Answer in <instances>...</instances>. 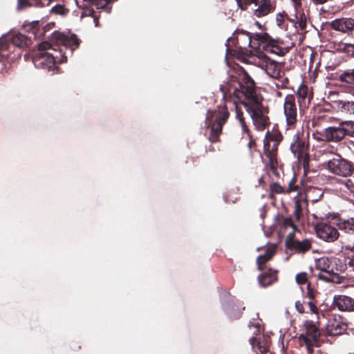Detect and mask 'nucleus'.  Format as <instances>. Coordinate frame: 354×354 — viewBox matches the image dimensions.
<instances>
[{"mask_svg":"<svg viewBox=\"0 0 354 354\" xmlns=\"http://www.w3.org/2000/svg\"><path fill=\"white\" fill-rule=\"evenodd\" d=\"M53 37L59 44L53 46L47 41L39 44L32 62L36 68L54 73L58 69L56 64L66 61L68 55L72 54L79 46V40L75 35H66L59 32H55Z\"/></svg>","mask_w":354,"mask_h":354,"instance_id":"obj_1","label":"nucleus"},{"mask_svg":"<svg viewBox=\"0 0 354 354\" xmlns=\"http://www.w3.org/2000/svg\"><path fill=\"white\" fill-rule=\"evenodd\" d=\"M225 87L223 85L220 86L223 98L226 99L227 95H234L245 108L257 129L263 130L268 124L269 118L261 104L262 98L257 95L254 83L248 75L244 76L243 82L239 83V87H230L227 91Z\"/></svg>","mask_w":354,"mask_h":354,"instance_id":"obj_2","label":"nucleus"},{"mask_svg":"<svg viewBox=\"0 0 354 354\" xmlns=\"http://www.w3.org/2000/svg\"><path fill=\"white\" fill-rule=\"evenodd\" d=\"M315 268L319 270L317 277L326 282L339 283L341 277L339 272L344 270L342 261L334 257H323L315 261Z\"/></svg>","mask_w":354,"mask_h":354,"instance_id":"obj_3","label":"nucleus"},{"mask_svg":"<svg viewBox=\"0 0 354 354\" xmlns=\"http://www.w3.org/2000/svg\"><path fill=\"white\" fill-rule=\"evenodd\" d=\"M229 113L226 106L218 107L214 111H208L206 115V124L210 127L209 139L211 142H216L221 133L223 125L226 122Z\"/></svg>","mask_w":354,"mask_h":354,"instance_id":"obj_4","label":"nucleus"},{"mask_svg":"<svg viewBox=\"0 0 354 354\" xmlns=\"http://www.w3.org/2000/svg\"><path fill=\"white\" fill-rule=\"evenodd\" d=\"M321 324V322L319 323ZM306 333L299 335V339L301 344L306 345L309 354L314 352L313 347L315 346L319 339L320 332L319 327L320 324L313 321H307L306 322Z\"/></svg>","mask_w":354,"mask_h":354,"instance_id":"obj_5","label":"nucleus"},{"mask_svg":"<svg viewBox=\"0 0 354 354\" xmlns=\"http://www.w3.org/2000/svg\"><path fill=\"white\" fill-rule=\"evenodd\" d=\"M8 40L11 41V44L13 46L20 48L28 46L30 43V38L19 32H12L0 38V61H1L3 57L8 55L6 52L9 50L10 48V44L8 43Z\"/></svg>","mask_w":354,"mask_h":354,"instance_id":"obj_6","label":"nucleus"},{"mask_svg":"<svg viewBox=\"0 0 354 354\" xmlns=\"http://www.w3.org/2000/svg\"><path fill=\"white\" fill-rule=\"evenodd\" d=\"M313 138L317 141L337 143L345 138V129L341 122L337 126L324 128L320 133H313Z\"/></svg>","mask_w":354,"mask_h":354,"instance_id":"obj_7","label":"nucleus"},{"mask_svg":"<svg viewBox=\"0 0 354 354\" xmlns=\"http://www.w3.org/2000/svg\"><path fill=\"white\" fill-rule=\"evenodd\" d=\"M326 168L331 174L342 177H347L353 171L352 163L339 155L328 160Z\"/></svg>","mask_w":354,"mask_h":354,"instance_id":"obj_8","label":"nucleus"},{"mask_svg":"<svg viewBox=\"0 0 354 354\" xmlns=\"http://www.w3.org/2000/svg\"><path fill=\"white\" fill-rule=\"evenodd\" d=\"M255 39L262 43L263 48L271 53L282 56L287 52V50L282 47L283 42L280 39H272L266 32L256 34Z\"/></svg>","mask_w":354,"mask_h":354,"instance_id":"obj_9","label":"nucleus"},{"mask_svg":"<svg viewBox=\"0 0 354 354\" xmlns=\"http://www.w3.org/2000/svg\"><path fill=\"white\" fill-rule=\"evenodd\" d=\"M257 64L272 78L279 79L281 77V65L277 62L271 59L264 53H260L258 55Z\"/></svg>","mask_w":354,"mask_h":354,"instance_id":"obj_10","label":"nucleus"},{"mask_svg":"<svg viewBox=\"0 0 354 354\" xmlns=\"http://www.w3.org/2000/svg\"><path fill=\"white\" fill-rule=\"evenodd\" d=\"M283 113L286 116V124L288 127H294L297 122V108L295 98L292 95H288L283 103Z\"/></svg>","mask_w":354,"mask_h":354,"instance_id":"obj_11","label":"nucleus"},{"mask_svg":"<svg viewBox=\"0 0 354 354\" xmlns=\"http://www.w3.org/2000/svg\"><path fill=\"white\" fill-rule=\"evenodd\" d=\"M221 304L224 312L230 319L239 317L241 314V310L245 308V307L241 308L227 292L223 293Z\"/></svg>","mask_w":354,"mask_h":354,"instance_id":"obj_12","label":"nucleus"},{"mask_svg":"<svg viewBox=\"0 0 354 354\" xmlns=\"http://www.w3.org/2000/svg\"><path fill=\"white\" fill-rule=\"evenodd\" d=\"M315 232L319 238L327 242H333L339 237L337 230L325 222L317 223L315 225Z\"/></svg>","mask_w":354,"mask_h":354,"instance_id":"obj_13","label":"nucleus"},{"mask_svg":"<svg viewBox=\"0 0 354 354\" xmlns=\"http://www.w3.org/2000/svg\"><path fill=\"white\" fill-rule=\"evenodd\" d=\"M308 145L304 140L300 138L299 131L295 133L292 137V141L290 143V149L294 156L299 160L304 158L306 156Z\"/></svg>","mask_w":354,"mask_h":354,"instance_id":"obj_14","label":"nucleus"},{"mask_svg":"<svg viewBox=\"0 0 354 354\" xmlns=\"http://www.w3.org/2000/svg\"><path fill=\"white\" fill-rule=\"evenodd\" d=\"M346 325L341 320L340 317L335 315L330 316L326 324V333L330 336L342 334L346 330Z\"/></svg>","mask_w":354,"mask_h":354,"instance_id":"obj_15","label":"nucleus"},{"mask_svg":"<svg viewBox=\"0 0 354 354\" xmlns=\"http://www.w3.org/2000/svg\"><path fill=\"white\" fill-rule=\"evenodd\" d=\"M333 304L339 311L354 312V299L344 295H337L333 297Z\"/></svg>","mask_w":354,"mask_h":354,"instance_id":"obj_16","label":"nucleus"},{"mask_svg":"<svg viewBox=\"0 0 354 354\" xmlns=\"http://www.w3.org/2000/svg\"><path fill=\"white\" fill-rule=\"evenodd\" d=\"M250 339V344L252 350L259 354H263L269 349L270 339L264 335H257Z\"/></svg>","mask_w":354,"mask_h":354,"instance_id":"obj_17","label":"nucleus"},{"mask_svg":"<svg viewBox=\"0 0 354 354\" xmlns=\"http://www.w3.org/2000/svg\"><path fill=\"white\" fill-rule=\"evenodd\" d=\"M330 26L337 31L346 32L354 29V19L351 18L336 19L330 22Z\"/></svg>","mask_w":354,"mask_h":354,"instance_id":"obj_18","label":"nucleus"},{"mask_svg":"<svg viewBox=\"0 0 354 354\" xmlns=\"http://www.w3.org/2000/svg\"><path fill=\"white\" fill-rule=\"evenodd\" d=\"M273 8L272 0H261L258 8L254 10V15L257 17H262L271 12Z\"/></svg>","mask_w":354,"mask_h":354,"instance_id":"obj_19","label":"nucleus"},{"mask_svg":"<svg viewBox=\"0 0 354 354\" xmlns=\"http://www.w3.org/2000/svg\"><path fill=\"white\" fill-rule=\"evenodd\" d=\"M324 192L321 188L317 187H308L305 189L306 199L312 202H317L319 201Z\"/></svg>","mask_w":354,"mask_h":354,"instance_id":"obj_20","label":"nucleus"},{"mask_svg":"<svg viewBox=\"0 0 354 354\" xmlns=\"http://www.w3.org/2000/svg\"><path fill=\"white\" fill-rule=\"evenodd\" d=\"M51 1L52 0H18L17 9L21 10L30 6H44L45 2H46L48 5Z\"/></svg>","mask_w":354,"mask_h":354,"instance_id":"obj_21","label":"nucleus"},{"mask_svg":"<svg viewBox=\"0 0 354 354\" xmlns=\"http://www.w3.org/2000/svg\"><path fill=\"white\" fill-rule=\"evenodd\" d=\"M297 95L300 106H306L309 103V92L307 86L300 85L297 89Z\"/></svg>","mask_w":354,"mask_h":354,"instance_id":"obj_22","label":"nucleus"},{"mask_svg":"<svg viewBox=\"0 0 354 354\" xmlns=\"http://www.w3.org/2000/svg\"><path fill=\"white\" fill-rule=\"evenodd\" d=\"M277 280L275 271L270 270L259 277V281L261 286L266 287L273 283Z\"/></svg>","mask_w":354,"mask_h":354,"instance_id":"obj_23","label":"nucleus"},{"mask_svg":"<svg viewBox=\"0 0 354 354\" xmlns=\"http://www.w3.org/2000/svg\"><path fill=\"white\" fill-rule=\"evenodd\" d=\"M337 226L340 230L350 234H354V218L339 221Z\"/></svg>","mask_w":354,"mask_h":354,"instance_id":"obj_24","label":"nucleus"},{"mask_svg":"<svg viewBox=\"0 0 354 354\" xmlns=\"http://www.w3.org/2000/svg\"><path fill=\"white\" fill-rule=\"evenodd\" d=\"M337 109L346 114L354 113V102L337 101L336 102Z\"/></svg>","mask_w":354,"mask_h":354,"instance_id":"obj_25","label":"nucleus"},{"mask_svg":"<svg viewBox=\"0 0 354 354\" xmlns=\"http://www.w3.org/2000/svg\"><path fill=\"white\" fill-rule=\"evenodd\" d=\"M293 248L296 252L304 253L311 247V242L309 239H304L303 241H295L292 243Z\"/></svg>","mask_w":354,"mask_h":354,"instance_id":"obj_26","label":"nucleus"},{"mask_svg":"<svg viewBox=\"0 0 354 354\" xmlns=\"http://www.w3.org/2000/svg\"><path fill=\"white\" fill-rule=\"evenodd\" d=\"M274 254V248H268V249H267V250L264 254L259 256L257 259L258 268L259 270H262L263 265L272 257Z\"/></svg>","mask_w":354,"mask_h":354,"instance_id":"obj_27","label":"nucleus"},{"mask_svg":"<svg viewBox=\"0 0 354 354\" xmlns=\"http://www.w3.org/2000/svg\"><path fill=\"white\" fill-rule=\"evenodd\" d=\"M337 50L339 52L344 53L348 56L354 57V44L340 43Z\"/></svg>","mask_w":354,"mask_h":354,"instance_id":"obj_28","label":"nucleus"},{"mask_svg":"<svg viewBox=\"0 0 354 354\" xmlns=\"http://www.w3.org/2000/svg\"><path fill=\"white\" fill-rule=\"evenodd\" d=\"M342 124L345 129V136L348 135L351 137H354V121L342 122Z\"/></svg>","mask_w":354,"mask_h":354,"instance_id":"obj_29","label":"nucleus"},{"mask_svg":"<svg viewBox=\"0 0 354 354\" xmlns=\"http://www.w3.org/2000/svg\"><path fill=\"white\" fill-rule=\"evenodd\" d=\"M308 304L310 308V310L315 315H316L317 323L319 324L321 317H324L325 315L323 313H320L315 304L313 301H308Z\"/></svg>","mask_w":354,"mask_h":354,"instance_id":"obj_30","label":"nucleus"},{"mask_svg":"<svg viewBox=\"0 0 354 354\" xmlns=\"http://www.w3.org/2000/svg\"><path fill=\"white\" fill-rule=\"evenodd\" d=\"M236 108V119L239 120V124L241 127V129H242V131L243 133H247L248 135H249V130L248 129V127L244 121V119L243 118V115H242V113L239 112L238 111V107L237 106H235Z\"/></svg>","mask_w":354,"mask_h":354,"instance_id":"obj_31","label":"nucleus"},{"mask_svg":"<svg viewBox=\"0 0 354 354\" xmlns=\"http://www.w3.org/2000/svg\"><path fill=\"white\" fill-rule=\"evenodd\" d=\"M50 12L53 14L65 16L68 14V10L65 8L64 6L57 4L50 9Z\"/></svg>","mask_w":354,"mask_h":354,"instance_id":"obj_32","label":"nucleus"},{"mask_svg":"<svg viewBox=\"0 0 354 354\" xmlns=\"http://www.w3.org/2000/svg\"><path fill=\"white\" fill-rule=\"evenodd\" d=\"M341 80L348 83H354V68L345 71L341 75Z\"/></svg>","mask_w":354,"mask_h":354,"instance_id":"obj_33","label":"nucleus"},{"mask_svg":"<svg viewBox=\"0 0 354 354\" xmlns=\"http://www.w3.org/2000/svg\"><path fill=\"white\" fill-rule=\"evenodd\" d=\"M261 321L258 318V316L257 317H253L251 320H250L248 326L249 327H254L255 328L254 333L257 334V332H260V328H261Z\"/></svg>","mask_w":354,"mask_h":354,"instance_id":"obj_34","label":"nucleus"},{"mask_svg":"<svg viewBox=\"0 0 354 354\" xmlns=\"http://www.w3.org/2000/svg\"><path fill=\"white\" fill-rule=\"evenodd\" d=\"M268 145V143L264 142V151H265L264 153L269 158L270 165L272 167H274V164L276 162L275 156H274V153L270 152L269 151Z\"/></svg>","mask_w":354,"mask_h":354,"instance_id":"obj_35","label":"nucleus"},{"mask_svg":"<svg viewBox=\"0 0 354 354\" xmlns=\"http://www.w3.org/2000/svg\"><path fill=\"white\" fill-rule=\"evenodd\" d=\"M258 0H242L239 8L242 10H245L248 8V7L252 3H254L256 6L257 5Z\"/></svg>","mask_w":354,"mask_h":354,"instance_id":"obj_36","label":"nucleus"},{"mask_svg":"<svg viewBox=\"0 0 354 354\" xmlns=\"http://www.w3.org/2000/svg\"><path fill=\"white\" fill-rule=\"evenodd\" d=\"M110 0H94L92 4L95 5L97 9H102L106 6Z\"/></svg>","mask_w":354,"mask_h":354,"instance_id":"obj_37","label":"nucleus"},{"mask_svg":"<svg viewBox=\"0 0 354 354\" xmlns=\"http://www.w3.org/2000/svg\"><path fill=\"white\" fill-rule=\"evenodd\" d=\"M297 24L301 29L305 28L306 25V17L304 13L299 15V19H298Z\"/></svg>","mask_w":354,"mask_h":354,"instance_id":"obj_38","label":"nucleus"},{"mask_svg":"<svg viewBox=\"0 0 354 354\" xmlns=\"http://www.w3.org/2000/svg\"><path fill=\"white\" fill-rule=\"evenodd\" d=\"M295 279H296V281L297 282V283L304 284L307 281L306 274L305 272H301V273L297 274L296 275Z\"/></svg>","mask_w":354,"mask_h":354,"instance_id":"obj_39","label":"nucleus"},{"mask_svg":"<svg viewBox=\"0 0 354 354\" xmlns=\"http://www.w3.org/2000/svg\"><path fill=\"white\" fill-rule=\"evenodd\" d=\"M271 189L273 192L277 193V194H281V193L285 192L283 187H281L278 183H273L271 185Z\"/></svg>","mask_w":354,"mask_h":354,"instance_id":"obj_40","label":"nucleus"},{"mask_svg":"<svg viewBox=\"0 0 354 354\" xmlns=\"http://www.w3.org/2000/svg\"><path fill=\"white\" fill-rule=\"evenodd\" d=\"M298 189H299L298 186L295 185L293 180H291L289 183L288 187L286 192H288V193L297 192L298 194H299Z\"/></svg>","mask_w":354,"mask_h":354,"instance_id":"obj_41","label":"nucleus"},{"mask_svg":"<svg viewBox=\"0 0 354 354\" xmlns=\"http://www.w3.org/2000/svg\"><path fill=\"white\" fill-rule=\"evenodd\" d=\"M93 13H94V10L93 8H86L83 9L82 14H81V17L82 18V17H87V16H93Z\"/></svg>","mask_w":354,"mask_h":354,"instance_id":"obj_42","label":"nucleus"},{"mask_svg":"<svg viewBox=\"0 0 354 354\" xmlns=\"http://www.w3.org/2000/svg\"><path fill=\"white\" fill-rule=\"evenodd\" d=\"M344 268H347L354 271V255H353L351 258H348L347 263L344 264Z\"/></svg>","mask_w":354,"mask_h":354,"instance_id":"obj_43","label":"nucleus"},{"mask_svg":"<svg viewBox=\"0 0 354 354\" xmlns=\"http://www.w3.org/2000/svg\"><path fill=\"white\" fill-rule=\"evenodd\" d=\"M283 224L285 227H294L293 221L291 218H288V217L284 218L283 221Z\"/></svg>","mask_w":354,"mask_h":354,"instance_id":"obj_44","label":"nucleus"},{"mask_svg":"<svg viewBox=\"0 0 354 354\" xmlns=\"http://www.w3.org/2000/svg\"><path fill=\"white\" fill-rule=\"evenodd\" d=\"M295 308L299 313H304V308L303 304L301 301H297L295 302Z\"/></svg>","mask_w":354,"mask_h":354,"instance_id":"obj_45","label":"nucleus"},{"mask_svg":"<svg viewBox=\"0 0 354 354\" xmlns=\"http://www.w3.org/2000/svg\"><path fill=\"white\" fill-rule=\"evenodd\" d=\"M284 21L283 16L281 13H279L276 16V23L278 26L282 25Z\"/></svg>","mask_w":354,"mask_h":354,"instance_id":"obj_46","label":"nucleus"},{"mask_svg":"<svg viewBox=\"0 0 354 354\" xmlns=\"http://www.w3.org/2000/svg\"><path fill=\"white\" fill-rule=\"evenodd\" d=\"M241 36H245L246 37V43L250 46L252 42L251 37L248 34H245L244 32L242 35H239L238 37V41L240 39Z\"/></svg>","mask_w":354,"mask_h":354,"instance_id":"obj_47","label":"nucleus"},{"mask_svg":"<svg viewBox=\"0 0 354 354\" xmlns=\"http://www.w3.org/2000/svg\"><path fill=\"white\" fill-rule=\"evenodd\" d=\"M313 1L315 4L319 5L325 3L327 1V0H313Z\"/></svg>","mask_w":354,"mask_h":354,"instance_id":"obj_48","label":"nucleus"},{"mask_svg":"<svg viewBox=\"0 0 354 354\" xmlns=\"http://www.w3.org/2000/svg\"><path fill=\"white\" fill-rule=\"evenodd\" d=\"M295 213H296V216L298 218L299 217V216H298V211H299V202H298V201H297L295 202Z\"/></svg>","mask_w":354,"mask_h":354,"instance_id":"obj_49","label":"nucleus"},{"mask_svg":"<svg viewBox=\"0 0 354 354\" xmlns=\"http://www.w3.org/2000/svg\"><path fill=\"white\" fill-rule=\"evenodd\" d=\"M93 21L95 23V26L96 27L98 26V19L94 16H93Z\"/></svg>","mask_w":354,"mask_h":354,"instance_id":"obj_50","label":"nucleus"},{"mask_svg":"<svg viewBox=\"0 0 354 354\" xmlns=\"http://www.w3.org/2000/svg\"><path fill=\"white\" fill-rule=\"evenodd\" d=\"M83 1H85V2L89 3H91V4H92V3H93V1H94V0H83Z\"/></svg>","mask_w":354,"mask_h":354,"instance_id":"obj_51","label":"nucleus"},{"mask_svg":"<svg viewBox=\"0 0 354 354\" xmlns=\"http://www.w3.org/2000/svg\"><path fill=\"white\" fill-rule=\"evenodd\" d=\"M236 1L237 3L238 6H239L241 2H242V0H236Z\"/></svg>","mask_w":354,"mask_h":354,"instance_id":"obj_52","label":"nucleus"},{"mask_svg":"<svg viewBox=\"0 0 354 354\" xmlns=\"http://www.w3.org/2000/svg\"><path fill=\"white\" fill-rule=\"evenodd\" d=\"M308 294H309V296H310V298L313 297V294L311 292H309Z\"/></svg>","mask_w":354,"mask_h":354,"instance_id":"obj_53","label":"nucleus"},{"mask_svg":"<svg viewBox=\"0 0 354 354\" xmlns=\"http://www.w3.org/2000/svg\"><path fill=\"white\" fill-rule=\"evenodd\" d=\"M256 24H257V26H259V28L261 27V24H260L258 21H257V22H256Z\"/></svg>","mask_w":354,"mask_h":354,"instance_id":"obj_54","label":"nucleus"},{"mask_svg":"<svg viewBox=\"0 0 354 354\" xmlns=\"http://www.w3.org/2000/svg\"><path fill=\"white\" fill-rule=\"evenodd\" d=\"M277 95L278 96H281V93L280 92H277Z\"/></svg>","mask_w":354,"mask_h":354,"instance_id":"obj_55","label":"nucleus"},{"mask_svg":"<svg viewBox=\"0 0 354 354\" xmlns=\"http://www.w3.org/2000/svg\"><path fill=\"white\" fill-rule=\"evenodd\" d=\"M261 216L262 218L264 217V214L263 213L261 214Z\"/></svg>","mask_w":354,"mask_h":354,"instance_id":"obj_56","label":"nucleus"},{"mask_svg":"<svg viewBox=\"0 0 354 354\" xmlns=\"http://www.w3.org/2000/svg\"><path fill=\"white\" fill-rule=\"evenodd\" d=\"M349 354H354V353H349Z\"/></svg>","mask_w":354,"mask_h":354,"instance_id":"obj_57","label":"nucleus"}]
</instances>
